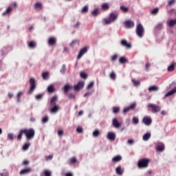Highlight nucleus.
Listing matches in <instances>:
<instances>
[{"instance_id": "nucleus-29", "label": "nucleus", "mask_w": 176, "mask_h": 176, "mask_svg": "<svg viewBox=\"0 0 176 176\" xmlns=\"http://www.w3.org/2000/svg\"><path fill=\"white\" fill-rule=\"evenodd\" d=\"M128 61L129 60H128L127 58H126L124 56H122L119 59V63H120V64H124L125 63H127Z\"/></svg>"}, {"instance_id": "nucleus-47", "label": "nucleus", "mask_w": 176, "mask_h": 176, "mask_svg": "<svg viewBox=\"0 0 176 176\" xmlns=\"http://www.w3.org/2000/svg\"><path fill=\"white\" fill-rule=\"evenodd\" d=\"M119 111H120V109H119L118 107H113V113H118V112H119Z\"/></svg>"}, {"instance_id": "nucleus-53", "label": "nucleus", "mask_w": 176, "mask_h": 176, "mask_svg": "<svg viewBox=\"0 0 176 176\" xmlns=\"http://www.w3.org/2000/svg\"><path fill=\"white\" fill-rule=\"evenodd\" d=\"M58 135L59 137H63V135H64V130L60 129V130L58 131Z\"/></svg>"}, {"instance_id": "nucleus-52", "label": "nucleus", "mask_w": 176, "mask_h": 176, "mask_svg": "<svg viewBox=\"0 0 176 176\" xmlns=\"http://www.w3.org/2000/svg\"><path fill=\"white\" fill-rule=\"evenodd\" d=\"M69 163L70 164H72V163H76V158L75 157L70 158Z\"/></svg>"}, {"instance_id": "nucleus-56", "label": "nucleus", "mask_w": 176, "mask_h": 176, "mask_svg": "<svg viewBox=\"0 0 176 176\" xmlns=\"http://www.w3.org/2000/svg\"><path fill=\"white\" fill-rule=\"evenodd\" d=\"M174 3H175V0L168 1V5H169V6L174 5Z\"/></svg>"}, {"instance_id": "nucleus-45", "label": "nucleus", "mask_w": 176, "mask_h": 176, "mask_svg": "<svg viewBox=\"0 0 176 176\" xmlns=\"http://www.w3.org/2000/svg\"><path fill=\"white\" fill-rule=\"evenodd\" d=\"M49 122V117L47 116H45L42 118V122L43 123H47Z\"/></svg>"}, {"instance_id": "nucleus-15", "label": "nucleus", "mask_w": 176, "mask_h": 176, "mask_svg": "<svg viewBox=\"0 0 176 176\" xmlns=\"http://www.w3.org/2000/svg\"><path fill=\"white\" fill-rule=\"evenodd\" d=\"M126 28H133L134 27V22L133 21H125Z\"/></svg>"}, {"instance_id": "nucleus-58", "label": "nucleus", "mask_w": 176, "mask_h": 176, "mask_svg": "<svg viewBox=\"0 0 176 176\" xmlns=\"http://www.w3.org/2000/svg\"><path fill=\"white\" fill-rule=\"evenodd\" d=\"M65 65H63V67H62V69H60V72L62 74H65Z\"/></svg>"}, {"instance_id": "nucleus-25", "label": "nucleus", "mask_w": 176, "mask_h": 176, "mask_svg": "<svg viewBox=\"0 0 176 176\" xmlns=\"http://www.w3.org/2000/svg\"><path fill=\"white\" fill-rule=\"evenodd\" d=\"M109 19L112 21V23H113V21H115V20H116V19H118V14L111 13V14H110Z\"/></svg>"}, {"instance_id": "nucleus-33", "label": "nucleus", "mask_w": 176, "mask_h": 176, "mask_svg": "<svg viewBox=\"0 0 176 176\" xmlns=\"http://www.w3.org/2000/svg\"><path fill=\"white\" fill-rule=\"evenodd\" d=\"M28 46L30 49H35V47H36V43L34 41H31L28 43Z\"/></svg>"}, {"instance_id": "nucleus-41", "label": "nucleus", "mask_w": 176, "mask_h": 176, "mask_svg": "<svg viewBox=\"0 0 176 176\" xmlns=\"http://www.w3.org/2000/svg\"><path fill=\"white\" fill-rule=\"evenodd\" d=\"M76 43H79V40H73L72 43H70V46L72 47H74Z\"/></svg>"}, {"instance_id": "nucleus-32", "label": "nucleus", "mask_w": 176, "mask_h": 176, "mask_svg": "<svg viewBox=\"0 0 176 176\" xmlns=\"http://www.w3.org/2000/svg\"><path fill=\"white\" fill-rule=\"evenodd\" d=\"M149 138H151V133H146V134H144L143 135L142 140H143V141H148V140H149Z\"/></svg>"}, {"instance_id": "nucleus-8", "label": "nucleus", "mask_w": 176, "mask_h": 176, "mask_svg": "<svg viewBox=\"0 0 176 176\" xmlns=\"http://www.w3.org/2000/svg\"><path fill=\"white\" fill-rule=\"evenodd\" d=\"M85 87V82L79 81L76 85L74 86V89L76 91H79L80 89H83Z\"/></svg>"}, {"instance_id": "nucleus-50", "label": "nucleus", "mask_w": 176, "mask_h": 176, "mask_svg": "<svg viewBox=\"0 0 176 176\" xmlns=\"http://www.w3.org/2000/svg\"><path fill=\"white\" fill-rule=\"evenodd\" d=\"M94 87V82H91L88 85L87 89L88 90H89V89H93Z\"/></svg>"}, {"instance_id": "nucleus-57", "label": "nucleus", "mask_w": 176, "mask_h": 176, "mask_svg": "<svg viewBox=\"0 0 176 176\" xmlns=\"http://www.w3.org/2000/svg\"><path fill=\"white\" fill-rule=\"evenodd\" d=\"M23 134H24V133L21 132V130L20 131V133L18 135V140L20 141V140H21L22 137H23Z\"/></svg>"}, {"instance_id": "nucleus-44", "label": "nucleus", "mask_w": 176, "mask_h": 176, "mask_svg": "<svg viewBox=\"0 0 176 176\" xmlns=\"http://www.w3.org/2000/svg\"><path fill=\"white\" fill-rule=\"evenodd\" d=\"M23 91H20V92L18 93L17 96H16L18 102H20V98L23 96Z\"/></svg>"}, {"instance_id": "nucleus-28", "label": "nucleus", "mask_w": 176, "mask_h": 176, "mask_svg": "<svg viewBox=\"0 0 176 176\" xmlns=\"http://www.w3.org/2000/svg\"><path fill=\"white\" fill-rule=\"evenodd\" d=\"M48 93H54L56 91V88H54V86L53 85H51L47 88Z\"/></svg>"}, {"instance_id": "nucleus-11", "label": "nucleus", "mask_w": 176, "mask_h": 176, "mask_svg": "<svg viewBox=\"0 0 176 176\" xmlns=\"http://www.w3.org/2000/svg\"><path fill=\"white\" fill-rule=\"evenodd\" d=\"M121 46H124V47H126V49H131V44L127 43L126 39H122L120 41Z\"/></svg>"}, {"instance_id": "nucleus-43", "label": "nucleus", "mask_w": 176, "mask_h": 176, "mask_svg": "<svg viewBox=\"0 0 176 176\" xmlns=\"http://www.w3.org/2000/svg\"><path fill=\"white\" fill-rule=\"evenodd\" d=\"M175 69L174 64H172L168 67V72H172Z\"/></svg>"}, {"instance_id": "nucleus-6", "label": "nucleus", "mask_w": 176, "mask_h": 176, "mask_svg": "<svg viewBox=\"0 0 176 176\" xmlns=\"http://www.w3.org/2000/svg\"><path fill=\"white\" fill-rule=\"evenodd\" d=\"M12 12H13V8H12V7H8V8H7V9L6 10V11H4V12L1 14V16H3V17H6V16L9 17V16H10V14H12Z\"/></svg>"}, {"instance_id": "nucleus-23", "label": "nucleus", "mask_w": 176, "mask_h": 176, "mask_svg": "<svg viewBox=\"0 0 176 176\" xmlns=\"http://www.w3.org/2000/svg\"><path fill=\"white\" fill-rule=\"evenodd\" d=\"M92 135L93 137L97 138V137H100V135H101V132L100 131V130L96 129L93 132Z\"/></svg>"}, {"instance_id": "nucleus-21", "label": "nucleus", "mask_w": 176, "mask_h": 176, "mask_svg": "<svg viewBox=\"0 0 176 176\" xmlns=\"http://www.w3.org/2000/svg\"><path fill=\"white\" fill-rule=\"evenodd\" d=\"M159 91V87L156 85H153L148 88V91Z\"/></svg>"}, {"instance_id": "nucleus-40", "label": "nucleus", "mask_w": 176, "mask_h": 176, "mask_svg": "<svg viewBox=\"0 0 176 176\" xmlns=\"http://www.w3.org/2000/svg\"><path fill=\"white\" fill-rule=\"evenodd\" d=\"M133 123V124H138V123L140 122V120H138V118L137 117H133L132 119Z\"/></svg>"}, {"instance_id": "nucleus-2", "label": "nucleus", "mask_w": 176, "mask_h": 176, "mask_svg": "<svg viewBox=\"0 0 176 176\" xmlns=\"http://www.w3.org/2000/svg\"><path fill=\"white\" fill-rule=\"evenodd\" d=\"M149 162H151V160L148 158L139 160L138 162V166L139 168H146L148 166H149Z\"/></svg>"}, {"instance_id": "nucleus-24", "label": "nucleus", "mask_w": 176, "mask_h": 176, "mask_svg": "<svg viewBox=\"0 0 176 176\" xmlns=\"http://www.w3.org/2000/svg\"><path fill=\"white\" fill-rule=\"evenodd\" d=\"M120 160H122V156L120 155H117L112 158V162L114 163H118V162H120Z\"/></svg>"}, {"instance_id": "nucleus-3", "label": "nucleus", "mask_w": 176, "mask_h": 176, "mask_svg": "<svg viewBox=\"0 0 176 176\" xmlns=\"http://www.w3.org/2000/svg\"><path fill=\"white\" fill-rule=\"evenodd\" d=\"M145 32V30L144 29V26L141 23H138L136 25V35L139 38H142L144 36V34Z\"/></svg>"}, {"instance_id": "nucleus-16", "label": "nucleus", "mask_w": 176, "mask_h": 176, "mask_svg": "<svg viewBox=\"0 0 176 176\" xmlns=\"http://www.w3.org/2000/svg\"><path fill=\"white\" fill-rule=\"evenodd\" d=\"M167 24L168 27H170V28H173L175 25H176V19H170L168 21Z\"/></svg>"}, {"instance_id": "nucleus-19", "label": "nucleus", "mask_w": 176, "mask_h": 176, "mask_svg": "<svg viewBox=\"0 0 176 176\" xmlns=\"http://www.w3.org/2000/svg\"><path fill=\"white\" fill-rule=\"evenodd\" d=\"M157 151L163 152V151H164V144L163 143H160L157 146Z\"/></svg>"}, {"instance_id": "nucleus-51", "label": "nucleus", "mask_w": 176, "mask_h": 176, "mask_svg": "<svg viewBox=\"0 0 176 176\" xmlns=\"http://www.w3.org/2000/svg\"><path fill=\"white\" fill-rule=\"evenodd\" d=\"M44 175L45 176H51L52 172H50L49 170H44Z\"/></svg>"}, {"instance_id": "nucleus-60", "label": "nucleus", "mask_w": 176, "mask_h": 176, "mask_svg": "<svg viewBox=\"0 0 176 176\" xmlns=\"http://www.w3.org/2000/svg\"><path fill=\"white\" fill-rule=\"evenodd\" d=\"M52 159H53V155H48L45 157V160H52Z\"/></svg>"}, {"instance_id": "nucleus-1", "label": "nucleus", "mask_w": 176, "mask_h": 176, "mask_svg": "<svg viewBox=\"0 0 176 176\" xmlns=\"http://www.w3.org/2000/svg\"><path fill=\"white\" fill-rule=\"evenodd\" d=\"M21 133H23V134H25L27 140H32V138L35 137V130H34V129H22Z\"/></svg>"}, {"instance_id": "nucleus-31", "label": "nucleus", "mask_w": 176, "mask_h": 176, "mask_svg": "<svg viewBox=\"0 0 176 176\" xmlns=\"http://www.w3.org/2000/svg\"><path fill=\"white\" fill-rule=\"evenodd\" d=\"M57 101V96H54L51 98L50 104L51 105H56V102Z\"/></svg>"}, {"instance_id": "nucleus-4", "label": "nucleus", "mask_w": 176, "mask_h": 176, "mask_svg": "<svg viewBox=\"0 0 176 176\" xmlns=\"http://www.w3.org/2000/svg\"><path fill=\"white\" fill-rule=\"evenodd\" d=\"M30 89L29 91V94H32L34 93L35 89H36V84L35 83V78H31L30 79Z\"/></svg>"}, {"instance_id": "nucleus-12", "label": "nucleus", "mask_w": 176, "mask_h": 176, "mask_svg": "<svg viewBox=\"0 0 176 176\" xmlns=\"http://www.w3.org/2000/svg\"><path fill=\"white\" fill-rule=\"evenodd\" d=\"M136 105L137 104L135 103L131 104V105L129 107L124 109L123 113H127V112H129V111L134 109L135 108Z\"/></svg>"}, {"instance_id": "nucleus-59", "label": "nucleus", "mask_w": 176, "mask_h": 176, "mask_svg": "<svg viewBox=\"0 0 176 176\" xmlns=\"http://www.w3.org/2000/svg\"><path fill=\"white\" fill-rule=\"evenodd\" d=\"M76 131H77V133H83V129L81 127H78L76 129Z\"/></svg>"}, {"instance_id": "nucleus-39", "label": "nucleus", "mask_w": 176, "mask_h": 176, "mask_svg": "<svg viewBox=\"0 0 176 176\" xmlns=\"http://www.w3.org/2000/svg\"><path fill=\"white\" fill-rule=\"evenodd\" d=\"M98 13H99L98 8H96L91 12L92 16H98Z\"/></svg>"}, {"instance_id": "nucleus-26", "label": "nucleus", "mask_w": 176, "mask_h": 176, "mask_svg": "<svg viewBox=\"0 0 176 176\" xmlns=\"http://www.w3.org/2000/svg\"><path fill=\"white\" fill-rule=\"evenodd\" d=\"M116 173L118 175H123V171L121 166H118L116 169Z\"/></svg>"}, {"instance_id": "nucleus-61", "label": "nucleus", "mask_w": 176, "mask_h": 176, "mask_svg": "<svg viewBox=\"0 0 176 176\" xmlns=\"http://www.w3.org/2000/svg\"><path fill=\"white\" fill-rule=\"evenodd\" d=\"M36 100H42V94H38L36 96Z\"/></svg>"}, {"instance_id": "nucleus-38", "label": "nucleus", "mask_w": 176, "mask_h": 176, "mask_svg": "<svg viewBox=\"0 0 176 176\" xmlns=\"http://www.w3.org/2000/svg\"><path fill=\"white\" fill-rule=\"evenodd\" d=\"M109 77L111 78V79H112L113 80H115L116 79V74L113 72H112L110 75Z\"/></svg>"}, {"instance_id": "nucleus-62", "label": "nucleus", "mask_w": 176, "mask_h": 176, "mask_svg": "<svg viewBox=\"0 0 176 176\" xmlns=\"http://www.w3.org/2000/svg\"><path fill=\"white\" fill-rule=\"evenodd\" d=\"M8 138H9V140H13V134L12 133H8Z\"/></svg>"}, {"instance_id": "nucleus-42", "label": "nucleus", "mask_w": 176, "mask_h": 176, "mask_svg": "<svg viewBox=\"0 0 176 176\" xmlns=\"http://www.w3.org/2000/svg\"><path fill=\"white\" fill-rule=\"evenodd\" d=\"M132 82H133L134 86H135V87L140 86V85H141V82H140V80H135L134 79H132Z\"/></svg>"}, {"instance_id": "nucleus-37", "label": "nucleus", "mask_w": 176, "mask_h": 176, "mask_svg": "<svg viewBox=\"0 0 176 176\" xmlns=\"http://www.w3.org/2000/svg\"><path fill=\"white\" fill-rule=\"evenodd\" d=\"M42 78H43V79H44V80L47 79V78H49V72H46L43 73V74H42Z\"/></svg>"}, {"instance_id": "nucleus-5", "label": "nucleus", "mask_w": 176, "mask_h": 176, "mask_svg": "<svg viewBox=\"0 0 176 176\" xmlns=\"http://www.w3.org/2000/svg\"><path fill=\"white\" fill-rule=\"evenodd\" d=\"M148 107L151 108L153 113H157V112H160V107L155 104H149Z\"/></svg>"}, {"instance_id": "nucleus-7", "label": "nucleus", "mask_w": 176, "mask_h": 176, "mask_svg": "<svg viewBox=\"0 0 176 176\" xmlns=\"http://www.w3.org/2000/svg\"><path fill=\"white\" fill-rule=\"evenodd\" d=\"M107 138L109 140V141H115L116 140V133L112 131L108 132Z\"/></svg>"}, {"instance_id": "nucleus-49", "label": "nucleus", "mask_w": 176, "mask_h": 176, "mask_svg": "<svg viewBox=\"0 0 176 176\" xmlns=\"http://www.w3.org/2000/svg\"><path fill=\"white\" fill-rule=\"evenodd\" d=\"M152 14H157L159 13V8H156L151 10Z\"/></svg>"}, {"instance_id": "nucleus-55", "label": "nucleus", "mask_w": 176, "mask_h": 176, "mask_svg": "<svg viewBox=\"0 0 176 176\" xmlns=\"http://www.w3.org/2000/svg\"><path fill=\"white\" fill-rule=\"evenodd\" d=\"M80 77L82 78L83 79H86L87 78V74L85 72H81Z\"/></svg>"}, {"instance_id": "nucleus-63", "label": "nucleus", "mask_w": 176, "mask_h": 176, "mask_svg": "<svg viewBox=\"0 0 176 176\" xmlns=\"http://www.w3.org/2000/svg\"><path fill=\"white\" fill-rule=\"evenodd\" d=\"M69 98H70V100H74V98H75V94H70L69 95Z\"/></svg>"}, {"instance_id": "nucleus-18", "label": "nucleus", "mask_w": 176, "mask_h": 176, "mask_svg": "<svg viewBox=\"0 0 176 176\" xmlns=\"http://www.w3.org/2000/svg\"><path fill=\"white\" fill-rule=\"evenodd\" d=\"M31 171H32L31 168H25L23 170H21L20 171V174H21V175H24V174H28V173H31Z\"/></svg>"}, {"instance_id": "nucleus-34", "label": "nucleus", "mask_w": 176, "mask_h": 176, "mask_svg": "<svg viewBox=\"0 0 176 176\" xmlns=\"http://www.w3.org/2000/svg\"><path fill=\"white\" fill-rule=\"evenodd\" d=\"M120 9L123 13H127V12H129V8L125 7L124 6H121Z\"/></svg>"}, {"instance_id": "nucleus-9", "label": "nucleus", "mask_w": 176, "mask_h": 176, "mask_svg": "<svg viewBox=\"0 0 176 176\" xmlns=\"http://www.w3.org/2000/svg\"><path fill=\"white\" fill-rule=\"evenodd\" d=\"M142 123L146 126H151V124H152V118H151V117L145 116L142 119Z\"/></svg>"}, {"instance_id": "nucleus-27", "label": "nucleus", "mask_w": 176, "mask_h": 176, "mask_svg": "<svg viewBox=\"0 0 176 176\" xmlns=\"http://www.w3.org/2000/svg\"><path fill=\"white\" fill-rule=\"evenodd\" d=\"M176 93V87H175L173 89L168 92L166 95L165 97H170V96H173V94H175Z\"/></svg>"}, {"instance_id": "nucleus-46", "label": "nucleus", "mask_w": 176, "mask_h": 176, "mask_svg": "<svg viewBox=\"0 0 176 176\" xmlns=\"http://www.w3.org/2000/svg\"><path fill=\"white\" fill-rule=\"evenodd\" d=\"M30 145H31L30 143L25 144L23 147V151H27L30 148Z\"/></svg>"}, {"instance_id": "nucleus-30", "label": "nucleus", "mask_w": 176, "mask_h": 176, "mask_svg": "<svg viewBox=\"0 0 176 176\" xmlns=\"http://www.w3.org/2000/svg\"><path fill=\"white\" fill-rule=\"evenodd\" d=\"M104 25H109L112 23L110 18H105L103 19Z\"/></svg>"}, {"instance_id": "nucleus-54", "label": "nucleus", "mask_w": 176, "mask_h": 176, "mask_svg": "<svg viewBox=\"0 0 176 176\" xmlns=\"http://www.w3.org/2000/svg\"><path fill=\"white\" fill-rule=\"evenodd\" d=\"M118 59V54H114L112 57H111V61L113 63H115V61H116V60Z\"/></svg>"}, {"instance_id": "nucleus-10", "label": "nucleus", "mask_w": 176, "mask_h": 176, "mask_svg": "<svg viewBox=\"0 0 176 176\" xmlns=\"http://www.w3.org/2000/svg\"><path fill=\"white\" fill-rule=\"evenodd\" d=\"M85 53H87V47H84L80 50L79 54L77 56V60H80V58H82V56L85 54Z\"/></svg>"}, {"instance_id": "nucleus-13", "label": "nucleus", "mask_w": 176, "mask_h": 176, "mask_svg": "<svg viewBox=\"0 0 176 176\" xmlns=\"http://www.w3.org/2000/svg\"><path fill=\"white\" fill-rule=\"evenodd\" d=\"M52 108L50 109V112L51 113H57L58 112V110L60 109V106L58 105H52Z\"/></svg>"}, {"instance_id": "nucleus-22", "label": "nucleus", "mask_w": 176, "mask_h": 176, "mask_svg": "<svg viewBox=\"0 0 176 176\" xmlns=\"http://www.w3.org/2000/svg\"><path fill=\"white\" fill-rule=\"evenodd\" d=\"M48 44L50 46H53V45H56V38L51 37L48 40Z\"/></svg>"}, {"instance_id": "nucleus-48", "label": "nucleus", "mask_w": 176, "mask_h": 176, "mask_svg": "<svg viewBox=\"0 0 176 176\" xmlns=\"http://www.w3.org/2000/svg\"><path fill=\"white\" fill-rule=\"evenodd\" d=\"M134 142H135L134 139H130L127 141L128 145H134Z\"/></svg>"}, {"instance_id": "nucleus-64", "label": "nucleus", "mask_w": 176, "mask_h": 176, "mask_svg": "<svg viewBox=\"0 0 176 176\" xmlns=\"http://www.w3.org/2000/svg\"><path fill=\"white\" fill-rule=\"evenodd\" d=\"M149 67H151V63H147L146 64V70L148 71V69H149Z\"/></svg>"}, {"instance_id": "nucleus-35", "label": "nucleus", "mask_w": 176, "mask_h": 176, "mask_svg": "<svg viewBox=\"0 0 176 176\" xmlns=\"http://www.w3.org/2000/svg\"><path fill=\"white\" fill-rule=\"evenodd\" d=\"M102 9L103 10H108L109 9V4L108 3H104L102 5Z\"/></svg>"}, {"instance_id": "nucleus-36", "label": "nucleus", "mask_w": 176, "mask_h": 176, "mask_svg": "<svg viewBox=\"0 0 176 176\" xmlns=\"http://www.w3.org/2000/svg\"><path fill=\"white\" fill-rule=\"evenodd\" d=\"M87 12H89V6H85L81 10V13H87Z\"/></svg>"}, {"instance_id": "nucleus-14", "label": "nucleus", "mask_w": 176, "mask_h": 176, "mask_svg": "<svg viewBox=\"0 0 176 176\" xmlns=\"http://www.w3.org/2000/svg\"><path fill=\"white\" fill-rule=\"evenodd\" d=\"M71 89H72V86H71L69 84H67L62 88V90L64 91L65 94H67V93H68Z\"/></svg>"}, {"instance_id": "nucleus-20", "label": "nucleus", "mask_w": 176, "mask_h": 176, "mask_svg": "<svg viewBox=\"0 0 176 176\" xmlns=\"http://www.w3.org/2000/svg\"><path fill=\"white\" fill-rule=\"evenodd\" d=\"M34 9H36V10H38V9H43V6L42 5V3H41V2H36V3H34Z\"/></svg>"}, {"instance_id": "nucleus-17", "label": "nucleus", "mask_w": 176, "mask_h": 176, "mask_svg": "<svg viewBox=\"0 0 176 176\" xmlns=\"http://www.w3.org/2000/svg\"><path fill=\"white\" fill-rule=\"evenodd\" d=\"M112 123H113V126L116 129H119V127H120V122H119V121L116 118L113 119Z\"/></svg>"}]
</instances>
